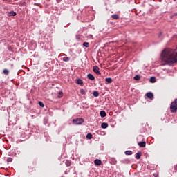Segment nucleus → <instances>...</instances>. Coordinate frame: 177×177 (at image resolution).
Here are the masks:
<instances>
[{
  "label": "nucleus",
  "instance_id": "nucleus-9",
  "mask_svg": "<svg viewBox=\"0 0 177 177\" xmlns=\"http://www.w3.org/2000/svg\"><path fill=\"white\" fill-rule=\"evenodd\" d=\"M100 117H101L102 118H104V117H106V111H101L100 112Z\"/></svg>",
  "mask_w": 177,
  "mask_h": 177
},
{
  "label": "nucleus",
  "instance_id": "nucleus-22",
  "mask_svg": "<svg viewBox=\"0 0 177 177\" xmlns=\"http://www.w3.org/2000/svg\"><path fill=\"white\" fill-rule=\"evenodd\" d=\"M63 61H64V62H70V57H64L63 58Z\"/></svg>",
  "mask_w": 177,
  "mask_h": 177
},
{
  "label": "nucleus",
  "instance_id": "nucleus-11",
  "mask_svg": "<svg viewBox=\"0 0 177 177\" xmlns=\"http://www.w3.org/2000/svg\"><path fill=\"white\" fill-rule=\"evenodd\" d=\"M138 146L140 147H146V142H140L139 143H138Z\"/></svg>",
  "mask_w": 177,
  "mask_h": 177
},
{
  "label": "nucleus",
  "instance_id": "nucleus-6",
  "mask_svg": "<svg viewBox=\"0 0 177 177\" xmlns=\"http://www.w3.org/2000/svg\"><path fill=\"white\" fill-rule=\"evenodd\" d=\"M94 164L95 165H102V160H99V159H96L94 160Z\"/></svg>",
  "mask_w": 177,
  "mask_h": 177
},
{
  "label": "nucleus",
  "instance_id": "nucleus-12",
  "mask_svg": "<svg viewBox=\"0 0 177 177\" xmlns=\"http://www.w3.org/2000/svg\"><path fill=\"white\" fill-rule=\"evenodd\" d=\"M106 84H111L113 82V79L111 77H108L105 79Z\"/></svg>",
  "mask_w": 177,
  "mask_h": 177
},
{
  "label": "nucleus",
  "instance_id": "nucleus-1",
  "mask_svg": "<svg viewBox=\"0 0 177 177\" xmlns=\"http://www.w3.org/2000/svg\"><path fill=\"white\" fill-rule=\"evenodd\" d=\"M177 63V52L176 50L166 48L162 50L161 54V65L175 64Z\"/></svg>",
  "mask_w": 177,
  "mask_h": 177
},
{
  "label": "nucleus",
  "instance_id": "nucleus-25",
  "mask_svg": "<svg viewBox=\"0 0 177 177\" xmlns=\"http://www.w3.org/2000/svg\"><path fill=\"white\" fill-rule=\"evenodd\" d=\"M39 105L40 106V107H45V104H44L43 102L41 101L39 102Z\"/></svg>",
  "mask_w": 177,
  "mask_h": 177
},
{
  "label": "nucleus",
  "instance_id": "nucleus-27",
  "mask_svg": "<svg viewBox=\"0 0 177 177\" xmlns=\"http://www.w3.org/2000/svg\"><path fill=\"white\" fill-rule=\"evenodd\" d=\"M161 35H162V32L159 33L158 38H161Z\"/></svg>",
  "mask_w": 177,
  "mask_h": 177
},
{
  "label": "nucleus",
  "instance_id": "nucleus-7",
  "mask_svg": "<svg viewBox=\"0 0 177 177\" xmlns=\"http://www.w3.org/2000/svg\"><path fill=\"white\" fill-rule=\"evenodd\" d=\"M101 128H103V129H106V128H109V124L106 122L102 123Z\"/></svg>",
  "mask_w": 177,
  "mask_h": 177
},
{
  "label": "nucleus",
  "instance_id": "nucleus-3",
  "mask_svg": "<svg viewBox=\"0 0 177 177\" xmlns=\"http://www.w3.org/2000/svg\"><path fill=\"white\" fill-rule=\"evenodd\" d=\"M73 122L75 125H81L84 124V120L82 118L73 119Z\"/></svg>",
  "mask_w": 177,
  "mask_h": 177
},
{
  "label": "nucleus",
  "instance_id": "nucleus-21",
  "mask_svg": "<svg viewBox=\"0 0 177 177\" xmlns=\"http://www.w3.org/2000/svg\"><path fill=\"white\" fill-rule=\"evenodd\" d=\"M83 46H84L85 48H89V43L84 42L83 43Z\"/></svg>",
  "mask_w": 177,
  "mask_h": 177
},
{
  "label": "nucleus",
  "instance_id": "nucleus-29",
  "mask_svg": "<svg viewBox=\"0 0 177 177\" xmlns=\"http://www.w3.org/2000/svg\"><path fill=\"white\" fill-rule=\"evenodd\" d=\"M59 95H63V93H62V92H61V93H59Z\"/></svg>",
  "mask_w": 177,
  "mask_h": 177
},
{
  "label": "nucleus",
  "instance_id": "nucleus-10",
  "mask_svg": "<svg viewBox=\"0 0 177 177\" xmlns=\"http://www.w3.org/2000/svg\"><path fill=\"white\" fill-rule=\"evenodd\" d=\"M111 17L113 20H118L120 19V17L117 14L112 15Z\"/></svg>",
  "mask_w": 177,
  "mask_h": 177
},
{
  "label": "nucleus",
  "instance_id": "nucleus-2",
  "mask_svg": "<svg viewBox=\"0 0 177 177\" xmlns=\"http://www.w3.org/2000/svg\"><path fill=\"white\" fill-rule=\"evenodd\" d=\"M170 111L171 113H176L177 111V98L173 101L170 104Z\"/></svg>",
  "mask_w": 177,
  "mask_h": 177
},
{
  "label": "nucleus",
  "instance_id": "nucleus-20",
  "mask_svg": "<svg viewBox=\"0 0 177 177\" xmlns=\"http://www.w3.org/2000/svg\"><path fill=\"white\" fill-rule=\"evenodd\" d=\"M3 74H5V75H9V71L8 69H4L3 71Z\"/></svg>",
  "mask_w": 177,
  "mask_h": 177
},
{
  "label": "nucleus",
  "instance_id": "nucleus-28",
  "mask_svg": "<svg viewBox=\"0 0 177 177\" xmlns=\"http://www.w3.org/2000/svg\"><path fill=\"white\" fill-rule=\"evenodd\" d=\"M174 171H177V165L174 166Z\"/></svg>",
  "mask_w": 177,
  "mask_h": 177
},
{
  "label": "nucleus",
  "instance_id": "nucleus-14",
  "mask_svg": "<svg viewBox=\"0 0 177 177\" xmlns=\"http://www.w3.org/2000/svg\"><path fill=\"white\" fill-rule=\"evenodd\" d=\"M142 156V153L138 152L136 155V160H140V157Z\"/></svg>",
  "mask_w": 177,
  "mask_h": 177
},
{
  "label": "nucleus",
  "instance_id": "nucleus-13",
  "mask_svg": "<svg viewBox=\"0 0 177 177\" xmlns=\"http://www.w3.org/2000/svg\"><path fill=\"white\" fill-rule=\"evenodd\" d=\"M76 83L77 84V85H83L84 82H82V80L81 79H77L76 80Z\"/></svg>",
  "mask_w": 177,
  "mask_h": 177
},
{
  "label": "nucleus",
  "instance_id": "nucleus-24",
  "mask_svg": "<svg viewBox=\"0 0 177 177\" xmlns=\"http://www.w3.org/2000/svg\"><path fill=\"white\" fill-rule=\"evenodd\" d=\"M86 138L87 139H92V133H87Z\"/></svg>",
  "mask_w": 177,
  "mask_h": 177
},
{
  "label": "nucleus",
  "instance_id": "nucleus-15",
  "mask_svg": "<svg viewBox=\"0 0 177 177\" xmlns=\"http://www.w3.org/2000/svg\"><path fill=\"white\" fill-rule=\"evenodd\" d=\"M17 13L15 11H11L8 12V16H16Z\"/></svg>",
  "mask_w": 177,
  "mask_h": 177
},
{
  "label": "nucleus",
  "instance_id": "nucleus-16",
  "mask_svg": "<svg viewBox=\"0 0 177 177\" xmlns=\"http://www.w3.org/2000/svg\"><path fill=\"white\" fill-rule=\"evenodd\" d=\"M156 77H151L150 78V82H151L152 84H154V82H156Z\"/></svg>",
  "mask_w": 177,
  "mask_h": 177
},
{
  "label": "nucleus",
  "instance_id": "nucleus-17",
  "mask_svg": "<svg viewBox=\"0 0 177 177\" xmlns=\"http://www.w3.org/2000/svg\"><path fill=\"white\" fill-rule=\"evenodd\" d=\"M124 153L126 156H132V151H126Z\"/></svg>",
  "mask_w": 177,
  "mask_h": 177
},
{
  "label": "nucleus",
  "instance_id": "nucleus-18",
  "mask_svg": "<svg viewBox=\"0 0 177 177\" xmlns=\"http://www.w3.org/2000/svg\"><path fill=\"white\" fill-rule=\"evenodd\" d=\"M86 92H87L86 90L80 89V93H81V95H86Z\"/></svg>",
  "mask_w": 177,
  "mask_h": 177
},
{
  "label": "nucleus",
  "instance_id": "nucleus-23",
  "mask_svg": "<svg viewBox=\"0 0 177 177\" xmlns=\"http://www.w3.org/2000/svg\"><path fill=\"white\" fill-rule=\"evenodd\" d=\"M134 80L136 81H139V80H140V76L139 75H137L134 77Z\"/></svg>",
  "mask_w": 177,
  "mask_h": 177
},
{
  "label": "nucleus",
  "instance_id": "nucleus-4",
  "mask_svg": "<svg viewBox=\"0 0 177 177\" xmlns=\"http://www.w3.org/2000/svg\"><path fill=\"white\" fill-rule=\"evenodd\" d=\"M93 71H94L97 75H100L102 74L100 71H99V67L97 66H93Z\"/></svg>",
  "mask_w": 177,
  "mask_h": 177
},
{
  "label": "nucleus",
  "instance_id": "nucleus-19",
  "mask_svg": "<svg viewBox=\"0 0 177 177\" xmlns=\"http://www.w3.org/2000/svg\"><path fill=\"white\" fill-rule=\"evenodd\" d=\"M93 95L95 97H97L99 96V92L98 91H94L93 93Z\"/></svg>",
  "mask_w": 177,
  "mask_h": 177
},
{
  "label": "nucleus",
  "instance_id": "nucleus-5",
  "mask_svg": "<svg viewBox=\"0 0 177 177\" xmlns=\"http://www.w3.org/2000/svg\"><path fill=\"white\" fill-rule=\"evenodd\" d=\"M146 96L148 99H150L151 100H153L154 99V95L151 92H149L146 94Z\"/></svg>",
  "mask_w": 177,
  "mask_h": 177
},
{
  "label": "nucleus",
  "instance_id": "nucleus-26",
  "mask_svg": "<svg viewBox=\"0 0 177 177\" xmlns=\"http://www.w3.org/2000/svg\"><path fill=\"white\" fill-rule=\"evenodd\" d=\"M12 161H13V158H7V162H12Z\"/></svg>",
  "mask_w": 177,
  "mask_h": 177
},
{
  "label": "nucleus",
  "instance_id": "nucleus-8",
  "mask_svg": "<svg viewBox=\"0 0 177 177\" xmlns=\"http://www.w3.org/2000/svg\"><path fill=\"white\" fill-rule=\"evenodd\" d=\"M87 77L88 78V80H91V81H93V80H95V76H93V75L88 73L87 75Z\"/></svg>",
  "mask_w": 177,
  "mask_h": 177
}]
</instances>
